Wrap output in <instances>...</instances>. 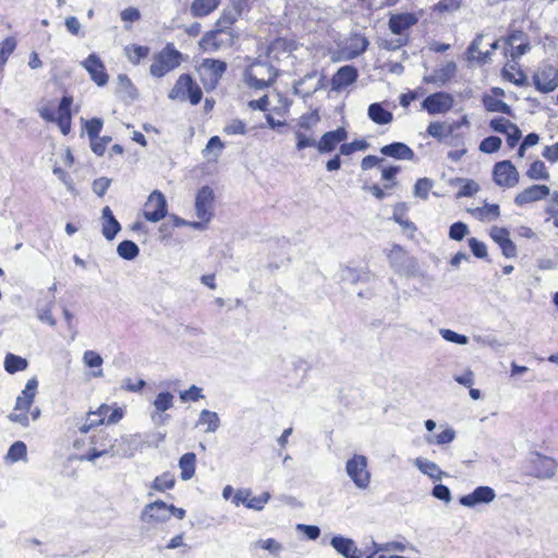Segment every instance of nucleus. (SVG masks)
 <instances>
[{"label":"nucleus","instance_id":"f257e3e1","mask_svg":"<svg viewBox=\"0 0 558 558\" xmlns=\"http://www.w3.org/2000/svg\"><path fill=\"white\" fill-rule=\"evenodd\" d=\"M418 19L413 13L390 14L388 26L392 34L398 35L396 39L385 40L383 47L387 50H397L408 41L405 32L417 23Z\"/></svg>","mask_w":558,"mask_h":558},{"label":"nucleus","instance_id":"f03ea898","mask_svg":"<svg viewBox=\"0 0 558 558\" xmlns=\"http://www.w3.org/2000/svg\"><path fill=\"white\" fill-rule=\"evenodd\" d=\"M277 70L267 61H255L245 71L244 80L248 87L264 89L277 77Z\"/></svg>","mask_w":558,"mask_h":558},{"label":"nucleus","instance_id":"7ed1b4c3","mask_svg":"<svg viewBox=\"0 0 558 558\" xmlns=\"http://www.w3.org/2000/svg\"><path fill=\"white\" fill-rule=\"evenodd\" d=\"M214 191L209 186H203L195 196V214L197 221L191 223V227L197 230H206L214 217Z\"/></svg>","mask_w":558,"mask_h":558},{"label":"nucleus","instance_id":"20e7f679","mask_svg":"<svg viewBox=\"0 0 558 558\" xmlns=\"http://www.w3.org/2000/svg\"><path fill=\"white\" fill-rule=\"evenodd\" d=\"M389 265L400 276L414 278L420 275L415 258L409 256L400 245H393L387 254Z\"/></svg>","mask_w":558,"mask_h":558},{"label":"nucleus","instance_id":"39448f33","mask_svg":"<svg viewBox=\"0 0 558 558\" xmlns=\"http://www.w3.org/2000/svg\"><path fill=\"white\" fill-rule=\"evenodd\" d=\"M181 52L175 50L172 45H167L154 57L149 73L154 77H162L177 69L181 64Z\"/></svg>","mask_w":558,"mask_h":558},{"label":"nucleus","instance_id":"423d86ee","mask_svg":"<svg viewBox=\"0 0 558 558\" xmlns=\"http://www.w3.org/2000/svg\"><path fill=\"white\" fill-rule=\"evenodd\" d=\"M73 104V98L71 96H64L54 113L53 110L49 107H44L39 110V116L47 122H56L62 132V134L66 135L71 131V106Z\"/></svg>","mask_w":558,"mask_h":558},{"label":"nucleus","instance_id":"0eeeda50","mask_svg":"<svg viewBox=\"0 0 558 558\" xmlns=\"http://www.w3.org/2000/svg\"><path fill=\"white\" fill-rule=\"evenodd\" d=\"M345 473L353 482L356 488L365 490L371 484V472L368 470L367 458L363 454H353L345 462Z\"/></svg>","mask_w":558,"mask_h":558},{"label":"nucleus","instance_id":"6e6552de","mask_svg":"<svg viewBox=\"0 0 558 558\" xmlns=\"http://www.w3.org/2000/svg\"><path fill=\"white\" fill-rule=\"evenodd\" d=\"M202 89L189 74L180 75L169 93L171 100L182 102L189 100L192 105H197L202 100Z\"/></svg>","mask_w":558,"mask_h":558},{"label":"nucleus","instance_id":"1a4fd4ad","mask_svg":"<svg viewBox=\"0 0 558 558\" xmlns=\"http://www.w3.org/2000/svg\"><path fill=\"white\" fill-rule=\"evenodd\" d=\"M226 70V62L215 59H203L196 66L199 78L207 90L216 88Z\"/></svg>","mask_w":558,"mask_h":558},{"label":"nucleus","instance_id":"9d476101","mask_svg":"<svg viewBox=\"0 0 558 558\" xmlns=\"http://www.w3.org/2000/svg\"><path fill=\"white\" fill-rule=\"evenodd\" d=\"M95 446L89 449V451L82 457V460H87L94 462L97 458L102 456L118 457L124 456L117 448L118 439H108L107 435H99L98 439L92 441Z\"/></svg>","mask_w":558,"mask_h":558},{"label":"nucleus","instance_id":"9b49d317","mask_svg":"<svg viewBox=\"0 0 558 558\" xmlns=\"http://www.w3.org/2000/svg\"><path fill=\"white\" fill-rule=\"evenodd\" d=\"M493 177L495 183L500 187H514L520 180L517 168L509 160L499 161L494 166Z\"/></svg>","mask_w":558,"mask_h":558},{"label":"nucleus","instance_id":"f8f14e48","mask_svg":"<svg viewBox=\"0 0 558 558\" xmlns=\"http://www.w3.org/2000/svg\"><path fill=\"white\" fill-rule=\"evenodd\" d=\"M146 220L151 222L160 221L167 214V201L165 195L155 190L148 196L143 210Z\"/></svg>","mask_w":558,"mask_h":558},{"label":"nucleus","instance_id":"ddd939ff","mask_svg":"<svg viewBox=\"0 0 558 558\" xmlns=\"http://www.w3.org/2000/svg\"><path fill=\"white\" fill-rule=\"evenodd\" d=\"M453 102V97L450 94L438 92L427 96L422 102V108L433 116L444 114L452 109Z\"/></svg>","mask_w":558,"mask_h":558},{"label":"nucleus","instance_id":"4468645a","mask_svg":"<svg viewBox=\"0 0 558 558\" xmlns=\"http://www.w3.org/2000/svg\"><path fill=\"white\" fill-rule=\"evenodd\" d=\"M534 85L542 93H549L558 87V69L551 65L541 68L533 77Z\"/></svg>","mask_w":558,"mask_h":558},{"label":"nucleus","instance_id":"2eb2a0df","mask_svg":"<svg viewBox=\"0 0 558 558\" xmlns=\"http://www.w3.org/2000/svg\"><path fill=\"white\" fill-rule=\"evenodd\" d=\"M531 474L537 478H549L556 472V462L549 458L534 452L529 458Z\"/></svg>","mask_w":558,"mask_h":558},{"label":"nucleus","instance_id":"dca6fc26","mask_svg":"<svg viewBox=\"0 0 558 558\" xmlns=\"http://www.w3.org/2000/svg\"><path fill=\"white\" fill-rule=\"evenodd\" d=\"M496 498L495 490L489 486H478L472 493L459 498V504L465 508H475L478 505L490 504Z\"/></svg>","mask_w":558,"mask_h":558},{"label":"nucleus","instance_id":"f3484780","mask_svg":"<svg viewBox=\"0 0 558 558\" xmlns=\"http://www.w3.org/2000/svg\"><path fill=\"white\" fill-rule=\"evenodd\" d=\"M270 494L265 492L259 496L252 497L250 489H239L234 493L232 502L234 506L244 505L248 509L260 511L265 505L269 501Z\"/></svg>","mask_w":558,"mask_h":558},{"label":"nucleus","instance_id":"a211bd4d","mask_svg":"<svg viewBox=\"0 0 558 558\" xmlns=\"http://www.w3.org/2000/svg\"><path fill=\"white\" fill-rule=\"evenodd\" d=\"M505 54L510 56L512 60L525 54L530 50L526 35L521 31L512 32L505 39Z\"/></svg>","mask_w":558,"mask_h":558},{"label":"nucleus","instance_id":"6ab92c4d","mask_svg":"<svg viewBox=\"0 0 558 558\" xmlns=\"http://www.w3.org/2000/svg\"><path fill=\"white\" fill-rule=\"evenodd\" d=\"M141 518L148 524L165 523L169 520L168 505L161 500L150 502L144 507Z\"/></svg>","mask_w":558,"mask_h":558},{"label":"nucleus","instance_id":"aec40b11","mask_svg":"<svg viewBox=\"0 0 558 558\" xmlns=\"http://www.w3.org/2000/svg\"><path fill=\"white\" fill-rule=\"evenodd\" d=\"M550 194V190L547 185L544 184H533L520 193H518L514 197V204L518 207H523L527 204L542 201L546 198Z\"/></svg>","mask_w":558,"mask_h":558},{"label":"nucleus","instance_id":"412c9836","mask_svg":"<svg viewBox=\"0 0 558 558\" xmlns=\"http://www.w3.org/2000/svg\"><path fill=\"white\" fill-rule=\"evenodd\" d=\"M368 44L364 36L352 34L340 48L341 57L344 60H352L361 56L367 49Z\"/></svg>","mask_w":558,"mask_h":558},{"label":"nucleus","instance_id":"4be33fe9","mask_svg":"<svg viewBox=\"0 0 558 558\" xmlns=\"http://www.w3.org/2000/svg\"><path fill=\"white\" fill-rule=\"evenodd\" d=\"M489 125L495 132L502 133L507 136V144L510 148H513L518 144L521 137V131L508 119L495 118L490 120Z\"/></svg>","mask_w":558,"mask_h":558},{"label":"nucleus","instance_id":"5701e85b","mask_svg":"<svg viewBox=\"0 0 558 558\" xmlns=\"http://www.w3.org/2000/svg\"><path fill=\"white\" fill-rule=\"evenodd\" d=\"M489 235L498 244L505 257L514 258L517 256V246L510 239V233L506 228L494 226L489 231Z\"/></svg>","mask_w":558,"mask_h":558},{"label":"nucleus","instance_id":"b1692460","mask_svg":"<svg viewBox=\"0 0 558 558\" xmlns=\"http://www.w3.org/2000/svg\"><path fill=\"white\" fill-rule=\"evenodd\" d=\"M83 68L89 73L90 78L98 85L105 86L108 83V74L99 57L95 53L89 54L83 62Z\"/></svg>","mask_w":558,"mask_h":558},{"label":"nucleus","instance_id":"393cba45","mask_svg":"<svg viewBox=\"0 0 558 558\" xmlns=\"http://www.w3.org/2000/svg\"><path fill=\"white\" fill-rule=\"evenodd\" d=\"M457 73V64L453 61H447L438 66L432 74L424 76V82L437 86L446 85Z\"/></svg>","mask_w":558,"mask_h":558},{"label":"nucleus","instance_id":"a878e982","mask_svg":"<svg viewBox=\"0 0 558 558\" xmlns=\"http://www.w3.org/2000/svg\"><path fill=\"white\" fill-rule=\"evenodd\" d=\"M331 547L344 558H362L361 550L352 538L342 535L333 536L330 541Z\"/></svg>","mask_w":558,"mask_h":558},{"label":"nucleus","instance_id":"bb28decb","mask_svg":"<svg viewBox=\"0 0 558 558\" xmlns=\"http://www.w3.org/2000/svg\"><path fill=\"white\" fill-rule=\"evenodd\" d=\"M348 133L343 128H339L335 131L325 133L319 142L316 144V148L319 153L326 154L332 151L338 144L347 140Z\"/></svg>","mask_w":558,"mask_h":558},{"label":"nucleus","instance_id":"cd10ccee","mask_svg":"<svg viewBox=\"0 0 558 558\" xmlns=\"http://www.w3.org/2000/svg\"><path fill=\"white\" fill-rule=\"evenodd\" d=\"M357 71L352 65L341 66L331 78V89L340 92L356 81Z\"/></svg>","mask_w":558,"mask_h":558},{"label":"nucleus","instance_id":"c85d7f7f","mask_svg":"<svg viewBox=\"0 0 558 558\" xmlns=\"http://www.w3.org/2000/svg\"><path fill=\"white\" fill-rule=\"evenodd\" d=\"M323 81L324 76L317 72L308 73L300 82H298L294 87L295 93L302 95L303 97H308L322 88Z\"/></svg>","mask_w":558,"mask_h":558},{"label":"nucleus","instance_id":"c756f323","mask_svg":"<svg viewBox=\"0 0 558 558\" xmlns=\"http://www.w3.org/2000/svg\"><path fill=\"white\" fill-rule=\"evenodd\" d=\"M38 381L35 377L27 380L25 388L22 390L21 395L16 398L14 410L16 411H29L36 392H37Z\"/></svg>","mask_w":558,"mask_h":558},{"label":"nucleus","instance_id":"7c9ffc66","mask_svg":"<svg viewBox=\"0 0 558 558\" xmlns=\"http://www.w3.org/2000/svg\"><path fill=\"white\" fill-rule=\"evenodd\" d=\"M380 153L398 160H412L414 158V151L407 144L400 142L383 146Z\"/></svg>","mask_w":558,"mask_h":558},{"label":"nucleus","instance_id":"2f4dec72","mask_svg":"<svg viewBox=\"0 0 558 558\" xmlns=\"http://www.w3.org/2000/svg\"><path fill=\"white\" fill-rule=\"evenodd\" d=\"M102 219V235L107 240H113L117 233L121 230L119 221L114 218L110 207L106 206L101 211Z\"/></svg>","mask_w":558,"mask_h":558},{"label":"nucleus","instance_id":"473e14b6","mask_svg":"<svg viewBox=\"0 0 558 558\" xmlns=\"http://www.w3.org/2000/svg\"><path fill=\"white\" fill-rule=\"evenodd\" d=\"M155 413L151 414V421L155 424L161 423V413L173 407V395L170 392H159L154 402Z\"/></svg>","mask_w":558,"mask_h":558},{"label":"nucleus","instance_id":"72a5a7b5","mask_svg":"<svg viewBox=\"0 0 558 558\" xmlns=\"http://www.w3.org/2000/svg\"><path fill=\"white\" fill-rule=\"evenodd\" d=\"M413 464L420 470L421 473L427 475L432 480L439 481L446 473L433 461L426 458H416Z\"/></svg>","mask_w":558,"mask_h":558},{"label":"nucleus","instance_id":"f704fd0d","mask_svg":"<svg viewBox=\"0 0 558 558\" xmlns=\"http://www.w3.org/2000/svg\"><path fill=\"white\" fill-rule=\"evenodd\" d=\"M427 134L441 142L454 132V125L448 122L434 121L430 122L426 130Z\"/></svg>","mask_w":558,"mask_h":558},{"label":"nucleus","instance_id":"c9c22d12","mask_svg":"<svg viewBox=\"0 0 558 558\" xmlns=\"http://www.w3.org/2000/svg\"><path fill=\"white\" fill-rule=\"evenodd\" d=\"M196 426L205 427L206 433H215L220 427V418L218 414L210 410H203L196 422Z\"/></svg>","mask_w":558,"mask_h":558},{"label":"nucleus","instance_id":"e433bc0d","mask_svg":"<svg viewBox=\"0 0 558 558\" xmlns=\"http://www.w3.org/2000/svg\"><path fill=\"white\" fill-rule=\"evenodd\" d=\"M441 430L439 433L425 436V440L429 445H447L452 442L456 439V430L448 426L441 425Z\"/></svg>","mask_w":558,"mask_h":558},{"label":"nucleus","instance_id":"4c0bfd02","mask_svg":"<svg viewBox=\"0 0 558 558\" xmlns=\"http://www.w3.org/2000/svg\"><path fill=\"white\" fill-rule=\"evenodd\" d=\"M367 116L376 124H388L392 121V113L378 102L372 104L368 107Z\"/></svg>","mask_w":558,"mask_h":558},{"label":"nucleus","instance_id":"58836bf2","mask_svg":"<svg viewBox=\"0 0 558 558\" xmlns=\"http://www.w3.org/2000/svg\"><path fill=\"white\" fill-rule=\"evenodd\" d=\"M196 456L193 452L184 453L179 460V469L183 481L191 480L195 474Z\"/></svg>","mask_w":558,"mask_h":558},{"label":"nucleus","instance_id":"ea45409f","mask_svg":"<svg viewBox=\"0 0 558 558\" xmlns=\"http://www.w3.org/2000/svg\"><path fill=\"white\" fill-rule=\"evenodd\" d=\"M219 5V0H194L191 4L193 16H206L215 11Z\"/></svg>","mask_w":558,"mask_h":558},{"label":"nucleus","instance_id":"a19ab883","mask_svg":"<svg viewBox=\"0 0 558 558\" xmlns=\"http://www.w3.org/2000/svg\"><path fill=\"white\" fill-rule=\"evenodd\" d=\"M525 175L532 181L549 180V171L542 160L533 161L525 172Z\"/></svg>","mask_w":558,"mask_h":558},{"label":"nucleus","instance_id":"79ce46f5","mask_svg":"<svg viewBox=\"0 0 558 558\" xmlns=\"http://www.w3.org/2000/svg\"><path fill=\"white\" fill-rule=\"evenodd\" d=\"M83 363L89 368H97L93 372L94 377H101L104 375L101 365L104 363L102 357L94 350H87L83 354Z\"/></svg>","mask_w":558,"mask_h":558},{"label":"nucleus","instance_id":"37998d69","mask_svg":"<svg viewBox=\"0 0 558 558\" xmlns=\"http://www.w3.org/2000/svg\"><path fill=\"white\" fill-rule=\"evenodd\" d=\"M268 97H270V110L272 112L283 116L288 111L291 102L284 95L274 92Z\"/></svg>","mask_w":558,"mask_h":558},{"label":"nucleus","instance_id":"c03bdc74","mask_svg":"<svg viewBox=\"0 0 558 558\" xmlns=\"http://www.w3.org/2000/svg\"><path fill=\"white\" fill-rule=\"evenodd\" d=\"M27 360L22 356L15 355L13 353H8L4 357V369L10 374L24 371L27 368Z\"/></svg>","mask_w":558,"mask_h":558},{"label":"nucleus","instance_id":"a18cd8bd","mask_svg":"<svg viewBox=\"0 0 558 558\" xmlns=\"http://www.w3.org/2000/svg\"><path fill=\"white\" fill-rule=\"evenodd\" d=\"M175 484V477L171 472H165L159 476H156L151 482L150 488L163 493L168 489L173 488Z\"/></svg>","mask_w":558,"mask_h":558},{"label":"nucleus","instance_id":"49530a36","mask_svg":"<svg viewBox=\"0 0 558 558\" xmlns=\"http://www.w3.org/2000/svg\"><path fill=\"white\" fill-rule=\"evenodd\" d=\"M485 36L478 35L470 45L468 52H469V59L470 60H476L480 62H486L489 56V52H483L481 50V46L483 44Z\"/></svg>","mask_w":558,"mask_h":558},{"label":"nucleus","instance_id":"de8ad7c7","mask_svg":"<svg viewBox=\"0 0 558 558\" xmlns=\"http://www.w3.org/2000/svg\"><path fill=\"white\" fill-rule=\"evenodd\" d=\"M473 214L480 219V220H495L499 217L500 210L499 206L496 204H485L482 207H477L473 210Z\"/></svg>","mask_w":558,"mask_h":558},{"label":"nucleus","instance_id":"09e8293b","mask_svg":"<svg viewBox=\"0 0 558 558\" xmlns=\"http://www.w3.org/2000/svg\"><path fill=\"white\" fill-rule=\"evenodd\" d=\"M294 136L296 140L295 148L298 150H303L307 147H316L317 142L310 131L294 129Z\"/></svg>","mask_w":558,"mask_h":558},{"label":"nucleus","instance_id":"8fccbe9b","mask_svg":"<svg viewBox=\"0 0 558 558\" xmlns=\"http://www.w3.org/2000/svg\"><path fill=\"white\" fill-rule=\"evenodd\" d=\"M125 53L130 62L138 64L149 53V48L146 46L130 45L125 47Z\"/></svg>","mask_w":558,"mask_h":558},{"label":"nucleus","instance_id":"3c124183","mask_svg":"<svg viewBox=\"0 0 558 558\" xmlns=\"http://www.w3.org/2000/svg\"><path fill=\"white\" fill-rule=\"evenodd\" d=\"M483 102L486 110L490 112H501L506 114H510L511 112L510 107L505 101L497 99L496 97L485 96Z\"/></svg>","mask_w":558,"mask_h":558},{"label":"nucleus","instance_id":"603ef678","mask_svg":"<svg viewBox=\"0 0 558 558\" xmlns=\"http://www.w3.org/2000/svg\"><path fill=\"white\" fill-rule=\"evenodd\" d=\"M502 75L508 81L514 83L515 85H523L526 76L524 73L515 68V64H506L502 69Z\"/></svg>","mask_w":558,"mask_h":558},{"label":"nucleus","instance_id":"864d4df0","mask_svg":"<svg viewBox=\"0 0 558 558\" xmlns=\"http://www.w3.org/2000/svg\"><path fill=\"white\" fill-rule=\"evenodd\" d=\"M117 252L120 257L131 260V259H134L138 255L140 250H138V246L134 242L125 240V241H122L121 243H119V245L117 247Z\"/></svg>","mask_w":558,"mask_h":558},{"label":"nucleus","instance_id":"5fc2aeb1","mask_svg":"<svg viewBox=\"0 0 558 558\" xmlns=\"http://www.w3.org/2000/svg\"><path fill=\"white\" fill-rule=\"evenodd\" d=\"M434 186V182L428 178L418 179L413 187V195L421 199H427L430 190Z\"/></svg>","mask_w":558,"mask_h":558},{"label":"nucleus","instance_id":"6e6d98bb","mask_svg":"<svg viewBox=\"0 0 558 558\" xmlns=\"http://www.w3.org/2000/svg\"><path fill=\"white\" fill-rule=\"evenodd\" d=\"M16 48V40L13 37H7L0 43V66L4 69L9 57Z\"/></svg>","mask_w":558,"mask_h":558},{"label":"nucleus","instance_id":"4d7b16f0","mask_svg":"<svg viewBox=\"0 0 558 558\" xmlns=\"http://www.w3.org/2000/svg\"><path fill=\"white\" fill-rule=\"evenodd\" d=\"M225 145L219 138V136H213L209 138L205 149L203 150V155L205 158L210 159V155L213 154V159H216L222 151Z\"/></svg>","mask_w":558,"mask_h":558},{"label":"nucleus","instance_id":"13d9d810","mask_svg":"<svg viewBox=\"0 0 558 558\" xmlns=\"http://www.w3.org/2000/svg\"><path fill=\"white\" fill-rule=\"evenodd\" d=\"M319 116L317 112H311L307 114H303L296 122L295 129H301L302 131H310L318 123Z\"/></svg>","mask_w":558,"mask_h":558},{"label":"nucleus","instance_id":"bf43d9fd","mask_svg":"<svg viewBox=\"0 0 558 558\" xmlns=\"http://www.w3.org/2000/svg\"><path fill=\"white\" fill-rule=\"evenodd\" d=\"M246 130L245 123L240 119L229 121L223 128V132L228 135H244Z\"/></svg>","mask_w":558,"mask_h":558},{"label":"nucleus","instance_id":"052dcab7","mask_svg":"<svg viewBox=\"0 0 558 558\" xmlns=\"http://www.w3.org/2000/svg\"><path fill=\"white\" fill-rule=\"evenodd\" d=\"M501 146V140L497 136H488L484 138L480 144V150L485 154H492L499 150Z\"/></svg>","mask_w":558,"mask_h":558},{"label":"nucleus","instance_id":"680f3d73","mask_svg":"<svg viewBox=\"0 0 558 558\" xmlns=\"http://www.w3.org/2000/svg\"><path fill=\"white\" fill-rule=\"evenodd\" d=\"M440 336L448 342L457 343V344H468L469 338L464 335L457 333L456 331L451 329H440L439 330Z\"/></svg>","mask_w":558,"mask_h":558},{"label":"nucleus","instance_id":"e2e57ef3","mask_svg":"<svg viewBox=\"0 0 558 558\" xmlns=\"http://www.w3.org/2000/svg\"><path fill=\"white\" fill-rule=\"evenodd\" d=\"M26 456V445L22 441L14 442L7 454V459L11 462H15L17 460L23 459Z\"/></svg>","mask_w":558,"mask_h":558},{"label":"nucleus","instance_id":"0e129e2a","mask_svg":"<svg viewBox=\"0 0 558 558\" xmlns=\"http://www.w3.org/2000/svg\"><path fill=\"white\" fill-rule=\"evenodd\" d=\"M368 144L361 140V141H354L352 143L342 144L340 146V154L344 156H349L355 151L359 150H365L367 148Z\"/></svg>","mask_w":558,"mask_h":558},{"label":"nucleus","instance_id":"69168bd1","mask_svg":"<svg viewBox=\"0 0 558 558\" xmlns=\"http://www.w3.org/2000/svg\"><path fill=\"white\" fill-rule=\"evenodd\" d=\"M102 129V121L100 119H92L85 122V131L89 140L97 138Z\"/></svg>","mask_w":558,"mask_h":558},{"label":"nucleus","instance_id":"338daca9","mask_svg":"<svg viewBox=\"0 0 558 558\" xmlns=\"http://www.w3.org/2000/svg\"><path fill=\"white\" fill-rule=\"evenodd\" d=\"M469 233V228L463 222H454L449 230V236L452 240L461 241Z\"/></svg>","mask_w":558,"mask_h":558},{"label":"nucleus","instance_id":"774afa93","mask_svg":"<svg viewBox=\"0 0 558 558\" xmlns=\"http://www.w3.org/2000/svg\"><path fill=\"white\" fill-rule=\"evenodd\" d=\"M469 246H470L472 253L477 258H485L487 256V247L484 242L478 241L475 238H471V239H469Z\"/></svg>","mask_w":558,"mask_h":558}]
</instances>
